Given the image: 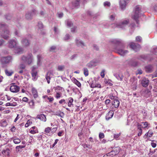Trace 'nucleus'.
Listing matches in <instances>:
<instances>
[{
	"label": "nucleus",
	"mask_w": 157,
	"mask_h": 157,
	"mask_svg": "<svg viewBox=\"0 0 157 157\" xmlns=\"http://www.w3.org/2000/svg\"><path fill=\"white\" fill-rule=\"evenodd\" d=\"M65 68V66L64 65H59L57 68V70L59 71H63Z\"/></svg>",
	"instance_id": "obj_37"
},
{
	"label": "nucleus",
	"mask_w": 157,
	"mask_h": 157,
	"mask_svg": "<svg viewBox=\"0 0 157 157\" xmlns=\"http://www.w3.org/2000/svg\"><path fill=\"white\" fill-rule=\"evenodd\" d=\"M34 142L33 138V136H30L29 137V143L30 144H32V143Z\"/></svg>",
	"instance_id": "obj_50"
},
{
	"label": "nucleus",
	"mask_w": 157,
	"mask_h": 157,
	"mask_svg": "<svg viewBox=\"0 0 157 157\" xmlns=\"http://www.w3.org/2000/svg\"><path fill=\"white\" fill-rule=\"evenodd\" d=\"M21 42L22 44L24 46H28L29 45V40L25 38H24L22 39Z\"/></svg>",
	"instance_id": "obj_19"
},
{
	"label": "nucleus",
	"mask_w": 157,
	"mask_h": 157,
	"mask_svg": "<svg viewBox=\"0 0 157 157\" xmlns=\"http://www.w3.org/2000/svg\"><path fill=\"white\" fill-rule=\"evenodd\" d=\"M66 23H67V26L68 27H71V25H73L72 22L71 21H70L69 20H67L66 21Z\"/></svg>",
	"instance_id": "obj_47"
},
{
	"label": "nucleus",
	"mask_w": 157,
	"mask_h": 157,
	"mask_svg": "<svg viewBox=\"0 0 157 157\" xmlns=\"http://www.w3.org/2000/svg\"><path fill=\"white\" fill-rule=\"evenodd\" d=\"M19 86L14 85L11 86L10 88V91L13 93L18 92L19 90Z\"/></svg>",
	"instance_id": "obj_10"
},
{
	"label": "nucleus",
	"mask_w": 157,
	"mask_h": 157,
	"mask_svg": "<svg viewBox=\"0 0 157 157\" xmlns=\"http://www.w3.org/2000/svg\"><path fill=\"white\" fill-rule=\"evenodd\" d=\"M30 132L32 134H34L37 132V131L35 126L32 127L30 129Z\"/></svg>",
	"instance_id": "obj_29"
},
{
	"label": "nucleus",
	"mask_w": 157,
	"mask_h": 157,
	"mask_svg": "<svg viewBox=\"0 0 157 157\" xmlns=\"http://www.w3.org/2000/svg\"><path fill=\"white\" fill-rule=\"evenodd\" d=\"M2 154L5 155L9 156L10 153V151L8 148H6L3 149L2 151Z\"/></svg>",
	"instance_id": "obj_22"
},
{
	"label": "nucleus",
	"mask_w": 157,
	"mask_h": 157,
	"mask_svg": "<svg viewBox=\"0 0 157 157\" xmlns=\"http://www.w3.org/2000/svg\"><path fill=\"white\" fill-rule=\"evenodd\" d=\"M12 58L10 56L6 57H2L0 59V61L3 63H9L12 60Z\"/></svg>",
	"instance_id": "obj_9"
},
{
	"label": "nucleus",
	"mask_w": 157,
	"mask_h": 157,
	"mask_svg": "<svg viewBox=\"0 0 157 157\" xmlns=\"http://www.w3.org/2000/svg\"><path fill=\"white\" fill-rule=\"evenodd\" d=\"M35 69H36V68L33 67H32L31 73L32 79L34 80H36L37 78V72L35 70Z\"/></svg>",
	"instance_id": "obj_13"
},
{
	"label": "nucleus",
	"mask_w": 157,
	"mask_h": 157,
	"mask_svg": "<svg viewBox=\"0 0 157 157\" xmlns=\"http://www.w3.org/2000/svg\"><path fill=\"white\" fill-rule=\"evenodd\" d=\"M52 74V72L51 71H48L46 75V79L48 84H49L50 83V80L51 79L50 76Z\"/></svg>",
	"instance_id": "obj_21"
},
{
	"label": "nucleus",
	"mask_w": 157,
	"mask_h": 157,
	"mask_svg": "<svg viewBox=\"0 0 157 157\" xmlns=\"http://www.w3.org/2000/svg\"><path fill=\"white\" fill-rule=\"evenodd\" d=\"M45 97H47V99L49 100V102H52L54 100V98L52 97L49 98L48 96L45 95L43 96V98H45Z\"/></svg>",
	"instance_id": "obj_39"
},
{
	"label": "nucleus",
	"mask_w": 157,
	"mask_h": 157,
	"mask_svg": "<svg viewBox=\"0 0 157 157\" xmlns=\"http://www.w3.org/2000/svg\"><path fill=\"white\" fill-rule=\"evenodd\" d=\"M140 7L139 6H136L133 14L132 15V18L138 23V19L141 16L140 12Z\"/></svg>",
	"instance_id": "obj_4"
},
{
	"label": "nucleus",
	"mask_w": 157,
	"mask_h": 157,
	"mask_svg": "<svg viewBox=\"0 0 157 157\" xmlns=\"http://www.w3.org/2000/svg\"><path fill=\"white\" fill-rule=\"evenodd\" d=\"M68 105L69 107H73V103L74 101L73 99L72 98H70L68 99Z\"/></svg>",
	"instance_id": "obj_27"
},
{
	"label": "nucleus",
	"mask_w": 157,
	"mask_h": 157,
	"mask_svg": "<svg viewBox=\"0 0 157 157\" xmlns=\"http://www.w3.org/2000/svg\"><path fill=\"white\" fill-rule=\"evenodd\" d=\"M37 64L38 65H40V59L41 58V56L40 55H38L37 56Z\"/></svg>",
	"instance_id": "obj_49"
},
{
	"label": "nucleus",
	"mask_w": 157,
	"mask_h": 157,
	"mask_svg": "<svg viewBox=\"0 0 157 157\" xmlns=\"http://www.w3.org/2000/svg\"><path fill=\"white\" fill-rule=\"evenodd\" d=\"M115 15L113 14L111 15L110 16V19L111 20H114L115 17Z\"/></svg>",
	"instance_id": "obj_53"
},
{
	"label": "nucleus",
	"mask_w": 157,
	"mask_h": 157,
	"mask_svg": "<svg viewBox=\"0 0 157 157\" xmlns=\"http://www.w3.org/2000/svg\"><path fill=\"white\" fill-rule=\"evenodd\" d=\"M54 30L55 34H58L59 31L58 29L56 27H55L54 28Z\"/></svg>",
	"instance_id": "obj_54"
},
{
	"label": "nucleus",
	"mask_w": 157,
	"mask_h": 157,
	"mask_svg": "<svg viewBox=\"0 0 157 157\" xmlns=\"http://www.w3.org/2000/svg\"><path fill=\"white\" fill-rule=\"evenodd\" d=\"M36 12V10H34L32 12L27 13L25 15V18L28 20L31 19L35 13Z\"/></svg>",
	"instance_id": "obj_15"
},
{
	"label": "nucleus",
	"mask_w": 157,
	"mask_h": 157,
	"mask_svg": "<svg viewBox=\"0 0 157 157\" xmlns=\"http://www.w3.org/2000/svg\"><path fill=\"white\" fill-rule=\"evenodd\" d=\"M23 51V49L19 47H16L14 48V52L17 54H21Z\"/></svg>",
	"instance_id": "obj_24"
},
{
	"label": "nucleus",
	"mask_w": 157,
	"mask_h": 157,
	"mask_svg": "<svg viewBox=\"0 0 157 157\" xmlns=\"http://www.w3.org/2000/svg\"><path fill=\"white\" fill-rule=\"evenodd\" d=\"M120 102L117 98L113 100L112 102L113 105L116 108H118Z\"/></svg>",
	"instance_id": "obj_23"
},
{
	"label": "nucleus",
	"mask_w": 157,
	"mask_h": 157,
	"mask_svg": "<svg viewBox=\"0 0 157 157\" xmlns=\"http://www.w3.org/2000/svg\"><path fill=\"white\" fill-rule=\"evenodd\" d=\"M111 154H110V152L104 155L103 157H112Z\"/></svg>",
	"instance_id": "obj_63"
},
{
	"label": "nucleus",
	"mask_w": 157,
	"mask_h": 157,
	"mask_svg": "<svg viewBox=\"0 0 157 157\" xmlns=\"http://www.w3.org/2000/svg\"><path fill=\"white\" fill-rule=\"evenodd\" d=\"M76 43L77 45L78 46L83 47L84 46V44L79 39L76 40Z\"/></svg>",
	"instance_id": "obj_26"
},
{
	"label": "nucleus",
	"mask_w": 157,
	"mask_h": 157,
	"mask_svg": "<svg viewBox=\"0 0 157 157\" xmlns=\"http://www.w3.org/2000/svg\"><path fill=\"white\" fill-rule=\"evenodd\" d=\"M70 37V35H69V34H67L64 37V39L65 40H67L69 39Z\"/></svg>",
	"instance_id": "obj_56"
},
{
	"label": "nucleus",
	"mask_w": 157,
	"mask_h": 157,
	"mask_svg": "<svg viewBox=\"0 0 157 157\" xmlns=\"http://www.w3.org/2000/svg\"><path fill=\"white\" fill-rule=\"evenodd\" d=\"M0 30H3V32L1 33L2 37L5 39H8L9 37L10 32L7 29V26L1 25Z\"/></svg>",
	"instance_id": "obj_3"
},
{
	"label": "nucleus",
	"mask_w": 157,
	"mask_h": 157,
	"mask_svg": "<svg viewBox=\"0 0 157 157\" xmlns=\"http://www.w3.org/2000/svg\"><path fill=\"white\" fill-rule=\"evenodd\" d=\"M12 139L14 144H17L20 143L21 142V140L17 137H14Z\"/></svg>",
	"instance_id": "obj_28"
},
{
	"label": "nucleus",
	"mask_w": 157,
	"mask_h": 157,
	"mask_svg": "<svg viewBox=\"0 0 157 157\" xmlns=\"http://www.w3.org/2000/svg\"><path fill=\"white\" fill-rule=\"evenodd\" d=\"M84 74L86 76H87L88 75L89 73L88 71L87 68H84L83 69Z\"/></svg>",
	"instance_id": "obj_44"
},
{
	"label": "nucleus",
	"mask_w": 157,
	"mask_h": 157,
	"mask_svg": "<svg viewBox=\"0 0 157 157\" xmlns=\"http://www.w3.org/2000/svg\"><path fill=\"white\" fill-rule=\"evenodd\" d=\"M104 6L105 7H109L111 5L110 3L108 1H105L104 2Z\"/></svg>",
	"instance_id": "obj_42"
},
{
	"label": "nucleus",
	"mask_w": 157,
	"mask_h": 157,
	"mask_svg": "<svg viewBox=\"0 0 157 157\" xmlns=\"http://www.w3.org/2000/svg\"><path fill=\"white\" fill-rule=\"evenodd\" d=\"M72 82L75 84L78 87H81V83L75 78H72Z\"/></svg>",
	"instance_id": "obj_25"
},
{
	"label": "nucleus",
	"mask_w": 157,
	"mask_h": 157,
	"mask_svg": "<svg viewBox=\"0 0 157 157\" xmlns=\"http://www.w3.org/2000/svg\"><path fill=\"white\" fill-rule=\"evenodd\" d=\"M105 70H102L101 72V76L102 78H104L105 76Z\"/></svg>",
	"instance_id": "obj_58"
},
{
	"label": "nucleus",
	"mask_w": 157,
	"mask_h": 157,
	"mask_svg": "<svg viewBox=\"0 0 157 157\" xmlns=\"http://www.w3.org/2000/svg\"><path fill=\"white\" fill-rule=\"evenodd\" d=\"M105 136L103 133L100 132L99 134V138L100 139H103L104 137Z\"/></svg>",
	"instance_id": "obj_51"
},
{
	"label": "nucleus",
	"mask_w": 157,
	"mask_h": 157,
	"mask_svg": "<svg viewBox=\"0 0 157 157\" xmlns=\"http://www.w3.org/2000/svg\"><path fill=\"white\" fill-rule=\"evenodd\" d=\"M58 17L61 18L63 16V14L62 13H58Z\"/></svg>",
	"instance_id": "obj_62"
},
{
	"label": "nucleus",
	"mask_w": 157,
	"mask_h": 157,
	"mask_svg": "<svg viewBox=\"0 0 157 157\" xmlns=\"http://www.w3.org/2000/svg\"><path fill=\"white\" fill-rule=\"evenodd\" d=\"M109 98L112 100H114L116 99L117 98V97L115 96H113L112 94H109Z\"/></svg>",
	"instance_id": "obj_43"
},
{
	"label": "nucleus",
	"mask_w": 157,
	"mask_h": 157,
	"mask_svg": "<svg viewBox=\"0 0 157 157\" xmlns=\"http://www.w3.org/2000/svg\"><path fill=\"white\" fill-rule=\"evenodd\" d=\"M55 115L63 118L64 116V113L62 112L58 111L56 112Z\"/></svg>",
	"instance_id": "obj_35"
},
{
	"label": "nucleus",
	"mask_w": 157,
	"mask_h": 157,
	"mask_svg": "<svg viewBox=\"0 0 157 157\" xmlns=\"http://www.w3.org/2000/svg\"><path fill=\"white\" fill-rule=\"evenodd\" d=\"M114 75L118 80L121 81L123 80L124 76L122 74L120 73L119 74H114Z\"/></svg>",
	"instance_id": "obj_20"
},
{
	"label": "nucleus",
	"mask_w": 157,
	"mask_h": 157,
	"mask_svg": "<svg viewBox=\"0 0 157 157\" xmlns=\"http://www.w3.org/2000/svg\"><path fill=\"white\" fill-rule=\"evenodd\" d=\"M7 125V123L6 120H3L0 122V125L3 127H6Z\"/></svg>",
	"instance_id": "obj_32"
},
{
	"label": "nucleus",
	"mask_w": 157,
	"mask_h": 157,
	"mask_svg": "<svg viewBox=\"0 0 157 157\" xmlns=\"http://www.w3.org/2000/svg\"><path fill=\"white\" fill-rule=\"evenodd\" d=\"M80 0H77L76 2L73 4V5L75 6L76 7L78 6L79 4V1Z\"/></svg>",
	"instance_id": "obj_57"
},
{
	"label": "nucleus",
	"mask_w": 157,
	"mask_h": 157,
	"mask_svg": "<svg viewBox=\"0 0 157 157\" xmlns=\"http://www.w3.org/2000/svg\"><path fill=\"white\" fill-rule=\"evenodd\" d=\"M37 27L38 28V32L41 33H43V25L41 22H39L38 23Z\"/></svg>",
	"instance_id": "obj_16"
},
{
	"label": "nucleus",
	"mask_w": 157,
	"mask_h": 157,
	"mask_svg": "<svg viewBox=\"0 0 157 157\" xmlns=\"http://www.w3.org/2000/svg\"><path fill=\"white\" fill-rule=\"evenodd\" d=\"M5 72L6 74L9 76H10L12 75V74L13 73V72L11 71H9L7 70H5Z\"/></svg>",
	"instance_id": "obj_40"
},
{
	"label": "nucleus",
	"mask_w": 157,
	"mask_h": 157,
	"mask_svg": "<svg viewBox=\"0 0 157 157\" xmlns=\"http://www.w3.org/2000/svg\"><path fill=\"white\" fill-rule=\"evenodd\" d=\"M17 42L16 39H11L9 41L8 46L9 48H14L17 47Z\"/></svg>",
	"instance_id": "obj_7"
},
{
	"label": "nucleus",
	"mask_w": 157,
	"mask_h": 157,
	"mask_svg": "<svg viewBox=\"0 0 157 157\" xmlns=\"http://www.w3.org/2000/svg\"><path fill=\"white\" fill-rule=\"evenodd\" d=\"M129 22V21L128 19H127L123 20L120 23H116L112 24L111 27L121 28L123 29H125Z\"/></svg>",
	"instance_id": "obj_2"
},
{
	"label": "nucleus",
	"mask_w": 157,
	"mask_h": 157,
	"mask_svg": "<svg viewBox=\"0 0 157 157\" xmlns=\"http://www.w3.org/2000/svg\"><path fill=\"white\" fill-rule=\"evenodd\" d=\"M88 82L89 83L90 85V87L91 88H94L96 87V85L95 84V83L94 82V81H93L92 80H90L89 81H88Z\"/></svg>",
	"instance_id": "obj_31"
},
{
	"label": "nucleus",
	"mask_w": 157,
	"mask_h": 157,
	"mask_svg": "<svg viewBox=\"0 0 157 157\" xmlns=\"http://www.w3.org/2000/svg\"><path fill=\"white\" fill-rule=\"evenodd\" d=\"M117 53L121 56H124L128 52L127 51L124 50L123 47L117 48Z\"/></svg>",
	"instance_id": "obj_12"
},
{
	"label": "nucleus",
	"mask_w": 157,
	"mask_h": 157,
	"mask_svg": "<svg viewBox=\"0 0 157 157\" xmlns=\"http://www.w3.org/2000/svg\"><path fill=\"white\" fill-rule=\"evenodd\" d=\"M36 118L44 122L46 121L47 120L45 116L43 114L38 115L36 117Z\"/></svg>",
	"instance_id": "obj_17"
},
{
	"label": "nucleus",
	"mask_w": 157,
	"mask_h": 157,
	"mask_svg": "<svg viewBox=\"0 0 157 157\" xmlns=\"http://www.w3.org/2000/svg\"><path fill=\"white\" fill-rule=\"evenodd\" d=\"M129 45L130 48L135 51H138L140 48V46L139 44H136L133 42L130 43Z\"/></svg>",
	"instance_id": "obj_8"
},
{
	"label": "nucleus",
	"mask_w": 157,
	"mask_h": 157,
	"mask_svg": "<svg viewBox=\"0 0 157 157\" xmlns=\"http://www.w3.org/2000/svg\"><path fill=\"white\" fill-rule=\"evenodd\" d=\"M120 148L119 147H117L114 148V149L111 152H110V154H111L112 157L117 154L120 152Z\"/></svg>",
	"instance_id": "obj_11"
},
{
	"label": "nucleus",
	"mask_w": 157,
	"mask_h": 157,
	"mask_svg": "<svg viewBox=\"0 0 157 157\" xmlns=\"http://www.w3.org/2000/svg\"><path fill=\"white\" fill-rule=\"evenodd\" d=\"M152 52L154 54L157 53V47H154L153 48Z\"/></svg>",
	"instance_id": "obj_52"
},
{
	"label": "nucleus",
	"mask_w": 157,
	"mask_h": 157,
	"mask_svg": "<svg viewBox=\"0 0 157 157\" xmlns=\"http://www.w3.org/2000/svg\"><path fill=\"white\" fill-rule=\"evenodd\" d=\"M16 129V128L15 127L13 126L11 128L10 130L12 132H15Z\"/></svg>",
	"instance_id": "obj_61"
},
{
	"label": "nucleus",
	"mask_w": 157,
	"mask_h": 157,
	"mask_svg": "<svg viewBox=\"0 0 157 157\" xmlns=\"http://www.w3.org/2000/svg\"><path fill=\"white\" fill-rule=\"evenodd\" d=\"M25 145H19V146H17L16 148L17 149L23 148H25Z\"/></svg>",
	"instance_id": "obj_60"
},
{
	"label": "nucleus",
	"mask_w": 157,
	"mask_h": 157,
	"mask_svg": "<svg viewBox=\"0 0 157 157\" xmlns=\"http://www.w3.org/2000/svg\"><path fill=\"white\" fill-rule=\"evenodd\" d=\"M51 130V128L47 127L45 128L44 132L46 133H48L50 132Z\"/></svg>",
	"instance_id": "obj_46"
},
{
	"label": "nucleus",
	"mask_w": 157,
	"mask_h": 157,
	"mask_svg": "<svg viewBox=\"0 0 157 157\" xmlns=\"http://www.w3.org/2000/svg\"><path fill=\"white\" fill-rule=\"evenodd\" d=\"M141 38L140 36H137L136 37V41L140 42L141 40Z\"/></svg>",
	"instance_id": "obj_55"
},
{
	"label": "nucleus",
	"mask_w": 157,
	"mask_h": 157,
	"mask_svg": "<svg viewBox=\"0 0 157 157\" xmlns=\"http://www.w3.org/2000/svg\"><path fill=\"white\" fill-rule=\"evenodd\" d=\"M152 67L151 66L148 65L145 67V69L147 71L149 72L151 71Z\"/></svg>",
	"instance_id": "obj_45"
},
{
	"label": "nucleus",
	"mask_w": 157,
	"mask_h": 157,
	"mask_svg": "<svg viewBox=\"0 0 157 157\" xmlns=\"http://www.w3.org/2000/svg\"><path fill=\"white\" fill-rule=\"evenodd\" d=\"M56 48V47L55 46H52L51 47L50 49V51H53Z\"/></svg>",
	"instance_id": "obj_64"
},
{
	"label": "nucleus",
	"mask_w": 157,
	"mask_h": 157,
	"mask_svg": "<svg viewBox=\"0 0 157 157\" xmlns=\"http://www.w3.org/2000/svg\"><path fill=\"white\" fill-rule=\"evenodd\" d=\"M32 124V121L30 120H29L27 121V123L25 124V126L26 127H28L29 126L31 125Z\"/></svg>",
	"instance_id": "obj_48"
},
{
	"label": "nucleus",
	"mask_w": 157,
	"mask_h": 157,
	"mask_svg": "<svg viewBox=\"0 0 157 157\" xmlns=\"http://www.w3.org/2000/svg\"><path fill=\"white\" fill-rule=\"evenodd\" d=\"M114 114V112L113 111H110L106 114L105 116V119L107 120H109L111 118Z\"/></svg>",
	"instance_id": "obj_18"
},
{
	"label": "nucleus",
	"mask_w": 157,
	"mask_h": 157,
	"mask_svg": "<svg viewBox=\"0 0 157 157\" xmlns=\"http://www.w3.org/2000/svg\"><path fill=\"white\" fill-rule=\"evenodd\" d=\"M95 61H91L90 63H88L87 65V66L90 68L91 67H92L94 66H95Z\"/></svg>",
	"instance_id": "obj_34"
},
{
	"label": "nucleus",
	"mask_w": 157,
	"mask_h": 157,
	"mask_svg": "<svg viewBox=\"0 0 157 157\" xmlns=\"http://www.w3.org/2000/svg\"><path fill=\"white\" fill-rule=\"evenodd\" d=\"M55 90L57 91H62V90H64V89L62 87L59 86H56L54 87Z\"/></svg>",
	"instance_id": "obj_38"
},
{
	"label": "nucleus",
	"mask_w": 157,
	"mask_h": 157,
	"mask_svg": "<svg viewBox=\"0 0 157 157\" xmlns=\"http://www.w3.org/2000/svg\"><path fill=\"white\" fill-rule=\"evenodd\" d=\"M152 134L153 132L149 130L145 134V136H147V137H151Z\"/></svg>",
	"instance_id": "obj_41"
},
{
	"label": "nucleus",
	"mask_w": 157,
	"mask_h": 157,
	"mask_svg": "<svg viewBox=\"0 0 157 157\" xmlns=\"http://www.w3.org/2000/svg\"><path fill=\"white\" fill-rule=\"evenodd\" d=\"M138 129H139V131L138 135V136H140L142 134V129L140 128H139Z\"/></svg>",
	"instance_id": "obj_59"
},
{
	"label": "nucleus",
	"mask_w": 157,
	"mask_h": 157,
	"mask_svg": "<svg viewBox=\"0 0 157 157\" xmlns=\"http://www.w3.org/2000/svg\"><path fill=\"white\" fill-rule=\"evenodd\" d=\"M62 94L60 92L56 91V94L55 95V97L57 99L59 98L62 96Z\"/></svg>",
	"instance_id": "obj_36"
},
{
	"label": "nucleus",
	"mask_w": 157,
	"mask_h": 157,
	"mask_svg": "<svg viewBox=\"0 0 157 157\" xmlns=\"http://www.w3.org/2000/svg\"><path fill=\"white\" fill-rule=\"evenodd\" d=\"M128 0H119V4L121 9L124 10L128 4Z\"/></svg>",
	"instance_id": "obj_6"
},
{
	"label": "nucleus",
	"mask_w": 157,
	"mask_h": 157,
	"mask_svg": "<svg viewBox=\"0 0 157 157\" xmlns=\"http://www.w3.org/2000/svg\"><path fill=\"white\" fill-rule=\"evenodd\" d=\"M32 93L34 98H36L38 96L36 90L34 88H33L32 89Z\"/></svg>",
	"instance_id": "obj_30"
},
{
	"label": "nucleus",
	"mask_w": 157,
	"mask_h": 157,
	"mask_svg": "<svg viewBox=\"0 0 157 157\" xmlns=\"http://www.w3.org/2000/svg\"><path fill=\"white\" fill-rule=\"evenodd\" d=\"M130 82L132 89L133 90H136L137 87V79L135 78H131Z\"/></svg>",
	"instance_id": "obj_5"
},
{
	"label": "nucleus",
	"mask_w": 157,
	"mask_h": 157,
	"mask_svg": "<svg viewBox=\"0 0 157 157\" xmlns=\"http://www.w3.org/2000/svg\"><path fill=\"white\" fill-rule=\"evenodd\" d=\"M34 60L33 56L31 53L28 54L26 56H22L20 59V64L18 69H25L26 67L25 64H31Z\"/></svg>",
	"instance_id": "obj_1"
},
{
	"label": "nucleus",
	"mask_w": 157,
	"mask_h": 157,
	"mask_svg": "<svg viewBox=\"0 0 157 157\" xmlns=\"http://www.w3.org/2000/svg\"><path fill=\"white\" fill-rule=\"evenodd\" d=\"M121 40L119 39H113L112 41V42L116 44L120 45L121 43Z\"/></svg>",
	"instance_id": "obj_33"
},
{
	"label": "nucleus",
	"mask_w": 157,
	"mask_h": 157,
	"mask_svg": "<svg viewBox=\"0 0 157 157\" xmlns=\"http://www.w3.org/2000/svg\"><path fill=\"white\" fill-rule=\"evenodd\" d=\"M149 82V80L146 78H144L141 80V83L142 85L144 87H146L148 86Z\"/></svg>",
	"instance_id": "obj_14"
}]
</instances>
